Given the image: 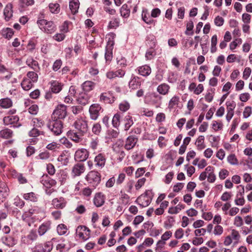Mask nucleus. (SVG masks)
Returning <instances> with one entry per match:
<instances>
[{
  "mask_svg": "<svg viewBox=\"0 0 252 252\" xmlns=\"http://www.w3.org/2000/svg\"><path fill=\"white\" fill-rule=\"evenodd\" d=\"M39 28L47 33H52L55 32L56 26L51 21H48L45 19H40L37 21Z\"/></svg>",
  "mask_w": 252,
  "mask_h": 252,
  "instance_id": "nucleus-1",
  "label": "nucleus"
},
{
  "mask_svg": "<svg viewBox=\"0 0 252 252\" xmlns=\"http://www.w3.org/2000/svg\"><path fill=\"white\" fill-rule=\"evenodd\" d=\"M48 127L54 134L58 135L62 132L63 123L61 120L51 118L49 120Z\"/></svg>",
  "mask_w": 252,
  "mask_h": 252,
  "instance_id": "nucleus-2",
  "label": "nucleus"
},
{
  "mask_svg": "<svg viewBox=\"0 0 252 252\" xmlns=\"http://www.w3.org/2000/svg\"><path fill=\"white\" fill-rule=\"evenodd\" d=\"M67 115L66 106L63 104L58 105L53 111L51 118L55 120L63 119Z\"/></svg>",
  "mask_w": 252,
  "mask_h": 252,
  "instance_id": "nucleus-3",
  "label": "nucleus"
},
{
  "mask_svg": "<svg viewBox=\"0 0 252 252\" xmlns=\"http://www.w3.org/2000/svg\"><path fill=\"white\" fill-rule=\"evenodd\" d=\"M151 190H147L145 192L139 196L136 202L142 207H146L149 205L152 200Z\"/></svg>",
  "mask_w": 252,
  "mask_h": 252,
  "instance_id": "nucleus-4",
  "label": "nucleus"
},
{
  "mask_svg": "<svg viewBox=\"0 0 252 252\" xmlns=\"http://www.w3.org/2000/svg\"><path fill=\"white\" fill-rule=\"evenodd\" d=\"M86 180L90 186L95 187L100 181V175L97 171H92L86 176Z\"/></svg>",
  "mask_w": 252,
  "mask_h": 252,
  "instance_id": "nucleus-5",
  "label": "nucleus"
},
{
  "mask_svg": "<svg viewBox=\"0 0 252 252\" xmlns=\"http://www.w3.org/2000/svg\"><path fill=\"white\" fill-rule=\"evenodd\" d=\"M101 109V107L99 104L95 103L91 105L89 108L91 119L94 120H96Z\"/></svg>",
  "mask_w": 252,
  "mask_h": 252,
  "instance_id": "nucleus-6",
  "label": "nucleus"
},
{
  "mask_svg": "<svg viewBox=\"0 0 252 252\" xmlns=\"http://www.w3.org/2000/svg\"><path fill=\"white\" fill-rule=\"evenodd\" d=\"M138 141V138L133 135L128 136L125 141L124 147L126 150L133 149Z\"/></svg>",
  "mask_w": 252,
  "mask_h": 252,
  "instance_id": "nucleus-7",
  "label": "nucleus"
},
{
  "mask_svg": "<svg viewBox=\"0 0 252 252\" xmlns=\"http://www.w3.org/2000/svg\"><path fill=\"white\" fill-rule=\"evenodd\" d=\"M136 70L139 75L144 77L149 76L152 71L150 66L147 64L137 67Z\"/></svg>",
  "mask_w": 252,
  "mask_h": 252,
  "instance_id": "nucleus-8",
  "label": "nucleus"
},
{
  "mask_svg": "<svg viewBox=\"0 0 252 252\" xmlns=\"http://www.w3.org/2000/svg\"><path fill=\"white\" fill-rule=\"evenodd\" d=\"M19 120V118L17 115H9L5 116L3 119V122L5 125L8 126L17 123Z\"/></svg>",
  "mask_w": 252,
  "mask_h": 252,
  "instance_id": "nucleus-9",
  "label": "nucleus"
},
{
  "mask_svg": "<svg viewBox=\"0 0 252 252\" xmlns=\"http://www.w3.org/2000/svg\"><path fill=\"white\" fill-rule=\"evenodd\" d=\"M41 183L43 186L47 189L51 188V187L54 186L56 184V181L49 177L47 175L43 177V179L41 180Z\"/></svg>",
  "mask_w": 252,
  "mask_h": 252,
  "instance_id": "nucleus-10",
  "label": "nucleus"
},
{
  "mask_svg": "<svg viewBox=\"0 0 252 252\" xmlns=\"http://www.w3.org/2000/svg\"><path fill=\"white\" fill-rule=\"evenodd\" d=\"M170 87L166 83H162L158 85L157 88V92L159 94L165 95H167L170 91Z\"/></svg>",
  "mask_w": 252,
  "mask_h": 252,
  "instance_id": "nucleus-11",
  "label": "nucleus"
},
{
  "mask_svg": "<svg viewBox=\"0 0 252 252\" xmlns=\"http://www.w3.org/2000/svg\"><path fill=\"white\" fill-rule=\"evenodd\" d=\"M142 19L146 24L148 25H155L156 23V20H154L152 19V17L150 15L147 9L143 10L142 13Z\"/></svg>",
  "mask_w": 252,
  "mask_h": 252,
  "instance_id": "nucleus-12",
  "label": "nucleus"
},
{
  "mask_svg": "<svg viewBox=\"0 0 252 252\" xmlns=\"http://www.w3.org/2000/svg\"><path fill=\"white\" fill-rule=\"evenodd\" d=\"M3 15L4 19L6 21L10 20L13 16L12 5L11 3H8L4 9Z\"/></svg>",
  "mask_w": 252,
  "mask_h": 252,
  "instance_id": "nucleus-13",
  "label": "nucleus"
},
{
  "mask_svg": "<svg viewBox=\"0 0 252 252\" xmlns=\"http://www.w3.org/2000/svg\"><path fill=\"white\" fill-rule=\"evenodd\" d=\"M26 63L35 72H38L39 71L40 67L38 62L34 60L32 58H29L26 61Z\"/></svg>",
  "mask_w": 252,
  "mask_h": 252,
  "instance_id": "nucleus-14",
  "label": "nucleus"
},
{
  "mask_svg": "<svg viewBox=\"0 0 252 252\" xmlns=\"http://www.w3.org/2000/svg\"><path fill=\"white\" fill-rule=\"evenodd\" d=\"M123 122L124 125L125 130L126 131H127L134 124L132 117L129 115L125 116Z\"/></svg>",
  "mask_w": 252,
  "mask_h": 252,
  "instance_id": "nucleus-15",
  "label": "nucleus"
},
{
  "mask_svg": "<svg viewBox=\"0 0 252 252\" xmlns=\"http://www.w3.org/2000/svg\"><path fill=\"white\" fill-rule=\"evenodd\" d=\"M69 7L73 15L77 13L79 9V0H70Z\"/></svg>",
  "mask_w": 252,
  "mask_h": 252,
  "instance_id": "nucleus-16",
  "label": "nucleus"
},
{
  "mask_svg": "<svg viewBox=\"0 0 252 252\" xmlns=\"http://www.w3.org/2000/svg\"><path fill=\"white\" fill-rule=\"evenodd\" d=\"M13 135V131L8 128H5L0 131V137L3 139H10L12 137Z\"/></svg>",
  "mask_w": 252,
  "mask_h": 252,
  "instance_id": "nucleus-17",
  "label": "nucleus"
},
{
  "mask_svg": "<svg viewBox=\"0 0 252 252\" xmlns=\"http://www.w3.org/2000/svg\"><path fill=\"white\" fill-rule=\"evenodd\" d=\"M94 202L96 207L101 206L104 203V196L100 192L96 193L94 199Z\"/></svg>",
  "mask_w": 252,
  "mask_h": 252,
  "instance_id": "nucleus-18",
  "label": "nucleus"
},
{
  "mask_svg": "<svg viewBox=\"0 0 252 252\" xmlns=\"http://www.w3.org/2000/svg\"><path fill=\"white\" fill-rule=\"evenodd\" d=\"M106 159L105 157L102 154H99L94 158L95 165L102 168L105 165Z\"/></svg>",
  "mask_w": 252,
  "mask_h": 252,
  "instance_id": "nucleus-19",
  "label": "nucleus"
},
{
  "mask_svg": "<svg viewBox=\"0 0 252 252\" xmlns=\"http://www.w3.org/2000/svg\"><path fill=\"white\" fill-rule=\"evenodd\" d=\"M81 230L84 232H80V238H81L83 241L88 240L90 237V230L85 226H80Z\"/></svg>",
  "mask_w": 252,
  "mask_h": 252,
  "instance_id": "nucleus-20",
  "label": "nucleus"
},
{
  "mask_svg": "<svg viewBox=\"0 0 252 252\" xmlns=\"http://www.w3.org/2000/svg\"><path fill=\"white\" fill-rule=\"evenodd\" d=\"M141 82L139 80V78L136 76H133L129 82V87L132 90H135L140 87Z\"/></svg>",
  "mask_w": 252,
  "mask_h": 252,
  "instance_id": "nucleus-21",
  "label": "nucleus"
},
{
  "mask_svg": "<svg viewBox=\"0 0 252 252\" xmlns=\"http://www.w3.org/2000/svg\"><path fill=\"white\" fill-rule=\"evenodd\" d=\"M151 97L153 104L156 105V107H159L161 104L162 97L155 93L151 94Z\"/></svg>",
  "mask_w": 252,
  "mask_h": 252,
  "instance_id": "nucleus-22",
  "label": "nucleus"
},
{
  "mask_svg": "<svg viewBox=\"0 0 252 252\" xmlns=\"http://www.w3.org/2000/svg\"><path fill=\"white\" fill-rule=\"evenodd\" d=\"M100 100H103L107 103H112L115 101V98L114 96H111L110 94L105 93L101 94L100 96Z\"/></svg>",
  "mask_w": 252,
  "mask_h": 252,
  "instance_id": "nucleus-23",
  "label": "nucleus"
},
{
  "mask_svg": "<svg viewBox=\"0 0 252 252\" xmlns=\"http://www.w3.org/2000/svg\"><path fill=\"white\" fill-rule=\"evenodd\" d=\"M130 8L126 4H124L120 8V13L121 16L125 18H127L129 16Z\"/></svg>",
  "mask_w": 252,
  "mask_h": 252,
  "instance_id": "nucleus-24",
  "label": "nucleus"
},
{
  "mask_svg": "<svg viewBox=\"0 0 252 252\" xmlns=\"http://www.w3.org/2000/svg\"><path fill=\"white\" fill-rule=\"evenodd\" d=\"M88 130V124L87 121L80 120V136L83 135L85 134H87Z\"/></svg>",
  "mask_w": 252,
  "mask_h": 252,
  "instance_id": "nucleus-25",
  "label": "nucleus"
},
{
  "mask_svg": "<svg viewBox=\"0 0 252 252\" xmlns=\"http://www.w3.org/2000/svg\"><path fill=\"white\" fill-rule=\"evenodd\" d=\"M12 101L10 98H5L0 99V106L3 108H9L12 106Z\"/></svg>",
  "mask_w": 252,
  "mask_h": 252,
  "instance_id": "nucleus-26",
  "label": "nucleus"
},
{
  "mask_svg": "<svg viewBox=\"0 0 252 252\" xmlns=\"http://www.w3.org/2000/svg\"><path fill=\"white\" fill-rule=\"evenodd\" d=\"M53 206L57 208H63L65 206V202L62 198L60 199L55 198L52 201Z\"/></svg>",
  "mask_w": 252,
  "mask_h": 252,
  "instance_id": "nucleus-27",
  "label": "nucleus"
},
{
  "mask_svg": "<svg viewBox=\"0 0 252 252\" xmlns=\"http://www.w3.org/2000/svg\"><path fill=\"white\" fill-rule=\"evenodd\" d=\"M195 144L198 150H202L204 149L205 148V145L204 144V137L202 135L199 136L196 139Z\"/></svg>",
  "mask_w": 252,
  "mask_h": 252,
  "instance_id": "nucleus-28",
  "label": "nucleus"
},
{
  "mask_svg": "<svg viewBox=\"0 0 252 252\" xmlns=\"http://www.w3.org/2000/svg\"><path fill=\"white\" fill-rule=\"evenodd\" d=\"M185 208V205L182 204H179L175 207H170L168 209V213L170 214H176Z\"/></svg>",
  "mask_w": 252,
  "mask_h": 252,
  "instance_id": "nucleus-29",
  "label": "nucleus"
},
{
  "mask_svg": "<svg viewBox=\"0 0 252 252\" xmlns=\"http://www.w3.org/2000/svg\"><path fill=\"white\" fill-rule=\"evenodd\" d=\"M32 83L33 82L29 79L25 78L21 83V86L24 90L29 91L32 88Z\"/></svg>",
  "mask_w": 252,
  "mask_h": 252,
  "instance_id": "nucleus-30",
  "label": "nucleus"
},
{
  "mask_svg": "<svg viewBox=\"0 0 252 252\" xmlns=\"http://www.w3.org/2000/svg\"><path fill=\"white\" fill-rule=\"evenodd\" d=\"M2 241L4 244H5L6 245L9 247H13L16 243V240H14V239L11 237H3L2 238Z\"/></svg>",
  "mask_w": 252,
  "mask_h": 252,
  "instance_id": "nucleus-31",
  "label": "nucleus"
},
{
  "mask_svg": "<svg viewBox=\"0 0 252 252\" xmlns=\"http://www.w3.org/2000/svg\"><path fill=\"white\" fill-rule=\"evenodd\" d=\"M180 102V98L178 96H173L169 100L168 107L169 109H172L175 106H178Z\"/></svg>",
  "mask_w": 252,
  "mask_h": 252,
  "instance_id": "nucleus-32",
  "label": "nucleus"
},
{
  "mask_svg": "<svg viewBox=\"0 0 252 252\" xmlns=\"http://www.w3.org/2000/svg\"><path fill=\"white\" fill-rule=\"evenodd\" d=\"M14 34L13 30L11 28H7L3 29L1 31L2 36L7 39H10L12 37Z\"/></svg>",
  "mask_w": 252,
  "mask_h": 252,
  "instance_id": "nucleus-33",
  "label": "nucleus"
},
{
  "mask_svg": "<svg viewBox=\"0 0 252 252\" xmlns=\"http://www.w3.org/2000/svg\"><path fill=\"white\" fill-rule=\"evenodd\" d=\"M67 135L69 138L75 142L79 140V135L76 130H70L67 132Z\"/></svg>",
  "mask_w": 252,
  "mask_h": 252,
  "instance_id": "nucleus-34",
  "label": "nucleus"
},
{
  "mask_svg": "<svg viewBox=\"0 0 252 252\" xmlns=\"http://www.w3.org/2000/svg\"><path fill=\"white\" fill-rule=\"evenodd\" d=\"M94 87V83L92 81H86L82 85V90L85 93L91 91Z\"/></svg>",
  "mask_w": 252,
  "mask_h": 252,
  "instance_id": "nucleus-35",
  "label": "nucleus"
},
{
  "mask_svg": "<svg viewBox=\"0 0 252 252\" xmlns=\"http://www.w3.org/2000/svg\"><path fill=\"white\" fill-rule=\"evenodd\" d=\"M50 224L49 223H44L41 224L38 230V232L39 235L42 236L44 235L48 230L50 229Z\"/></svg>",
  "mask_w": 252,
  "mask_h": 252,
  "instance_id": "nucleus-36",
  "label": "nucleus"
},
{
  "mask_svg": "<svg viewBox=\"0 0 252 252\" xmlns=\"http://www.w3.org/2000/svg\"><path fill=\"white\" fill-rule=\"evenodd\" d=\"M51 88L53 93H58L61 91L62 86L59 82L54 81L51 83Z\"/></svg>",
  "mask_w": 252,
  "mask_h": 252,
  "instance_id": "nucleus-37",
  "label": "nucleus"
},
{
  "mask_svg": "<svg viewBox=\"0 0 252 252\" xmlns=\"http://www.w3.org/2000/svg\"><path fill=\"white\" fill-rule=\"evenodd\" d=\"M49 8L50 11L52 13L57 14L60 11V7L59 4L57 3H51L49 5Z\"/></svg>",
  "mask_w": 252,
  "mask_h": 252,
  "instance_id": "nucleus-38",
  "label": "nucleus"
},
{
  "mask_svg": "<svg viewBox=\"0 0 252 252\" xmlns=\"http://www.w3.org/2000/svg\"><path fill=\"white\" fill-rule=\"evenodd\" d=\"M121 115L119 113H116L113 116L112 123L114 127L117 128L120 125Z\"/></svg>",
  "mask_w": 252,
  "mask_h": 252,
  "instance_id": "nucleus-39",
  "label": "nucleus"
},
{
  "mask_svg": "<svg viewBox=\"0 0 252 252\" xmlns=\"http://www.w3.org/2000/svg\"><path fill=\"white\" fill-rule=\"evenodd\" d=\"M130 104L126 101H124L120 103L119 109L122 112H125L130 108Z\"/></svg>",
  "mask_w": 252,
  "mask_h": 252,
  "instance_id": "nucleus-40",
  "label": "nucleus"
},
{
  "mask_svg": "<svg viewBox=\"0 0 252 252\" xmlns=\"http://www.w3.org/2000/svg\"><path fill=\"white\" fill-rule=\"evenodd\" d=\"M27 79H29L33 83L36 82L38 80L37 74L33 71H29L27 74Z\"/></svg>",
  "mask_w": 252,
  "mask_h": 252,
  "instance_id": "nucleus-41",
  "label": "nucleus"
},
{
  "mask_svg": "<svg viewBox=\"0 0 252 252\" xmlns=\"http://www.w3.org/2000/svg\"><path fill=\"white\" fill-rule=\"evenodd\" d=\"M229 236L231 237L232 240L233 239L235 241V243H238L241 237L239 232L235 229L232 230L231 234Z\"/></svg>",
  "mask_w": 252,
  "mask_h": 252,
  "instance_id": "nucleus-42",
  "label": "nucleus"
},
{
  "mask_svg": "<svg viewBox=\"0 0 252 252\" xmlns=\"http://www.w3.org/2000/svg\"><path fill=\"white\" fill-rule=\"evenodd\" d=\"M24 198L26 200H30L33 202H35L37 200L36 195L32 192L25 193Z\"/></svg>",
  "mask_w": 252,
  "mask_h": 252,
  "instance_id": "nucleus-43",
  "label": "nucleus"
},
{
  "mask_svg": "<svg viewBox=\"0 0 252 252\" xmlns=\"http://www.w3.org/2000/svg\"><path fill=\"white\" fill-rule=\"evenodd\" d=\"M89 156V152L85 149H80V161L86 160Z\"/></svg>",
  "mask_w": 252,
  "mask_h": 252,
  "instance_id": "nucleus-44",
  "label": "nucleus"
},
{
  "mask_svg": "<svg viewBox=\"0 0 252 252\" xmlns=\"http://www.w3.org/2000/svg\"><path fill=\"white\" fill-rule=\"evenodd\" d=\"M121 193L120 200L121 201V204L123 205H126L129 201V196L127 194L123 193L122 191H121Z\"/></svg>",
  "mask_w": 252,
  "mask_h": 252,
  "instance_id": "nucleus-45",
  "label": "nucleus"
},
{
  "mask_svg": "<svg viewBox=\"0 0 252 252\" xmlns=\"http://www.w3.org/2000/svg\"><path fill=\"white\" fill-rule=\"evenodd\" d=\"M57 230L59 235H62L65 234L67 232V228L64 224H60L57 226Z\"/></svg>",
  "mask_w": 252,
  "mask_h": 252,
  "instance_id": "nucleus-46",
  "label": "nucleus"
},
{
  "mask_svg": "<svg viewBox=\"0 0 252 252\" xmlns=\"http://www.w3.org/2000/svg\"><path fill=\"white\" fill-rule=\"evenodd\" d=\"M89 96L86 93L80 94V104L86 105L88 101Z\"/></svg>",
  "mask_w": 252,
  "mask_h": 252,
  "instance_id": "nucleus-47",
  "label": "nucleus"
},
{
  "mask_svg": "<svg viewBox=\"0 0 252 252\" xmlns=\"http://www.w3.org/2000/svg\"><path fill=\"white\" fill-rule=\"evenodd\" d=\"M41 134H43V131L39 130L37 128L33 127L29 133L30 137H35Z\"/></svg>",
  "mask_w": 252,
  "mask_h": 252,
  "instance_id": "nucleus-48",
  "label": "nucleus"
},
{
  "mask_svg": "<svg viewBox=\"0 0 252 252\" xmlns=\"http://www.w3.org/2000/svg\"><path fill=\"white\" fill-rule=\"evenodd\" d=\"M105 58L106 61H110L112 58V49L111 47H106L105 53Z\"/></svg>",
  "mask_w": 252,
  "mask_h": 252,
  "instance_id": "nucleus-49",
  "label": "nucleus"
},
{
  "mask_svg": "<svg viewBox=\"0 0 252 252\" xmlns=\"http://www.w3.org/2000/svg\"><path fill=\"white\" fill-rule=\"evenodd\" d=\"M187 29L185 32V34L186 35H192L193 32H191L190 33H189V32L192 31L193 28V23L192 20H189L187 23Z\"/></svg>",
  "mask_w": 252,
  "mask_h": 252,
  "instance_id": "nucleus-50",
  "label": "nucleus"
},
{
  "mask_svg": "<svg viewBox=\"0 0 252 252\" xmlns=\"http://www.w3.org/2000/svg\"><path fill=\"white\" fill-rule=\"evenodd\" d=\"M228 162L232 165H237L238 164V160L234 154H231L227 157Z\"/></svg>",
  "mask_w": 252,
  "mask_h": 252,
  "instance_id": "nucleus-51",
  "label": "nucleus"
},
{
  "mask_svg": "<svg viewBox=\"0 0 252 252\" xmlns=\"http://www.w3.org/2000/svg\"><path fill=\"white\" fill-rule=\"evenodd\" d=\"M233 224L237 227L242 226L243 224V220L242 218L239 216H236L234 219Z\"/></svg>",
  "mask_w": 252,
  "mask_h": 252,
  "instance_id": "nucleus-52",
  "label": "nucleus"
},
{
  "mask_svg": "<svg viewBox=\"0 0 252 252\" xmlns=\"http://www.w3.org/2000/svg\"><path fill=\"white\" fill-rule=\"evenodd\" d=\"M19 4L22 7L32 5L34 3V0H19Z\"/></svg>",
  "mask_w": 252,
  "mask_h": 252,
  "instance_id": "nucleus-53",
  "label": "nucleus"
},
{
  "mask_svg": "<svg viewBox=\"0 0 252 252\" xmlns=\"http://www.w3.org/2000/svg\"><path fill=\"white\" fill-rule=\"evenodd\" d=\"M119 19L117 18H115L114 19H112L111 21H110L108 27L109 28L111 29L116 28L119 26Z\"/></svg>",
  "mask_w": 252,
  "mask_h": 252,
  "instance_id": "nucleus-54",
  "label": "nucleus"
},
{
  "mask_svg": "<svg viewBox=\"0 0 252 252\" xmlns=\"http://www.w3.org/2000/svg\"><path fill=\"white\" fill-rule=\"evenodd\" d=\"M242 39L241 38H237L235 40L231 42L229 45L230 49L233 50L235 49L238 45L241 44Z\"/></svg>",
  "mask_w": 252,
  "mask_h": 252,
  "instance_id": "nucleus-55",
  "label": "nucleus"
},
{
  "mask_svg": "<svg viewBox=\"0 0 252 252\" xmlns=\"http://www.w3.org/2000/svg\"><path fill=\"white\" fill-rule=\"evenodd\" d=\"M227 111H234L236 107V103L234 101H226V102Z\"/></svg>",
  "mask_w": 252,
  "mask_h": 252,
  "instance_id": "nucleus-56",
  "label": "nucleus"
},
{
  "mask_svg": "<svg viewBox=\"0 0 252 252\" xmlns=\"http://www.w3.org/2000/svg\"><path fill=\"white\" fill-rule=\"evenodd\" d=\"M46 170L48 174L50 175H53L56 172L54 166L50 163L47 164Z\"/></svg>",
  "mask_w": 252,
  "mask_h": 252,
  "instance_id": "nucleus-57",
  "label": "nucleus"
},
{
  "mask_svg": "<svg viewBox=\"0 0 252 252\" xmlns=\"http://www.w3.org/2000/svg\"><path fill=\"white\" fill-rule=\"evenodd\" d=\"M28 111L30 114L36 115L38 112V106L36 104H33L29 108Z\"/></svg>",
  "mask_w": 252,
  "mask_h": 252,
  "instance_id": "nucleus-58",
  "label": "nucleus"
},
{
  "mask_svg": "<svg viewBox=\"0 0 252 252\" xmlns=\"http://www.w3.org/2000/svg\"><path fill=\"white\" fill-rule=\"evenodd\" d=\"M155 55L156 53L154 50L153 49H150V50L147 51L145 54V57L147 59V60H150L154 58Z\"/></svg>",
  "mask_w": 252,
  "mask_h": 252,
  "instance_id": "nucleus-59",
  "label": "nucleus"
},
{
  "mask_svg": "<svg viewBox=\"0 0 252 252\" xmlns=\"http://www.w3.org/2000/svg\"><path fill=\"white\" fill-rule=\"evenodd\" d=\"M223 231V227L220 225H216L214 227V234L215 235H220Z\"/></svg>",
  "mask_w": 252,
  "mask_h": 252,
  "instance_id": "nucleus-60",
  "label": "nucleus"
},
{
  "mask_svg": "<svg viewBox=\"0 0 252 252\" xmlns=\"http://www.w3.org/2000/svg\"><path fill=\"white\" fill-rule=\"evenodd\" d=\"M252 107L250 106H247L245 108L243 112V117L247 118L250 117L252 114Z\"/></svg>",
  "mask_w": 252,
  "mask_h": 252,
  "instance_id": "nucleus-61",
  "label": "nucleus"
},
{
  "mask_svg": "<svg viewBox=\"0 0 252 252\" xmlns=\"http://www.w3.org/2000/svg\"><path fill=\"white\" fill-rule=\"evenodd\" d=\"M184 236V230L182 228H179L175 232L174 236L176 239H180Z\"/></svg>",
  "mask_w": 252,
  "mask_h": 252,
  "instance_id": "nucleus-62",
  "label": "nucleus"
},
{
  "mask_svg": "<svg viewBox=\"0 0 252 252\" xmlns=\"http://www.w3.org/2000/svg\"><path fill=\"white\" fill-rule=\"evenodd\" d=\"M62 64V62L61 60H56L53 65V70L55 71L58 70Z\"/></svg>",
  "mask_w": 252,
  "mask_h": 252,
  "instance_id": "nucleus-63",
  "label": "nucleus"
},
{
  "mask_svg": "<svg viewBox=\"0 0 252 252\" xmlns=\"http://www.w3.org/2000/svg\"><path fill=\"white\" fill-rule=\"evenodd\" d=\"M52 244L50 242H47L44 244L42 252H50L52 249Z\"/></svg>",
  "mask_w": 252,
  "mask_h": 252,
  "instance_id": "nucleus-64",
  "label": "nucleus"
}]
</instances>
